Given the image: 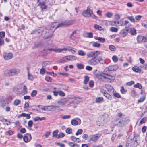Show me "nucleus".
Here are the masks:
<instances>
[{
	"mask_svg": "<svg viewBox=\"0 0 147 147\" xmlns=\"http://www.w3.org/2000/svg\"><path fill=\"white\" fill-rule=\"evenodd\" d=\"M57 26V23H54L51 25L49 30L45 29L42 30L41 34L44 38L47 39L51 37L54 31L57 29L56 28Z\"/></svg>",
	"mask_w": 147,
	"mask_h": 147,
	"instance_id": "f257e3e1",
	"label": "nucleus"
},
{
	"mask_svg": "<svg viewBox=\"0 0 147 147\" xmlns=\"http://www.w3.org/2000/svg\"><path fill=\"white\" fill-rule=\"evenodd\" d=\"M88 63L92 65H95L99 63L104 64L105 62L102 57L100 56L97 58L96 57L93 58L89 60L88 62Z\"/></svg>",
	"mask_w": 147,
	"mask_h": 147,
	"instance_id": "f03ea898",
	"label": "nucleus"
},
{
	"mask_svg": "<svg viewBox=\"0 0 147 147\" xmlns=\"http://www.w3.org/2000/svg\"><path fill=\"white\" fill-rule=\"evenodd\" d=\"M20 72V70L18 69L13 68L6 71L4 72V75L6 76H12L16 75Z\"/></svg>",
	"mask_w": 147,
	"mask_h": 147,
	"instance_id": "7ed1b4c3",
	"label": "nucleus"
},
{
	"mask_svg": "<svg viewBox=\"0 0 147 147\" xmlns=\"http://www.w3.org/2000/svg\"><path fill=\"white\" fill-rule=\"evenodd\" d=\"M17 91L20 94L24 95L28 93L27 88L25 85L19 84L17 86Z\"/></svg>",
	"mask_w": 147,
	"mask_h": 147,
	"instance_id": "20e7f679",
	"label": "nucleus"
},
{
	"mask_svg": "<svg viewBox=\"0 0 147 147\" xmlns=\"http://www.w3.org/2000/svg\"><path fill=\"white\" fill-rule=\"evenodd\" d=\"M82 15L85 17H92L93 18H94L96 16L95 15H93L92 10L90 9V7H88L87 9L84 11L82 13Z\"/></svg>",
	"mask_w": 147,
	"mask_h": 147,
	"instance_id": "39448f33",
	"label": "nucleus"
},
{
	"mask_svg": "<svg viewBox=\"0 0 147 147\" xmlns=\"http://www.w3.org/2000/svg\"><path fill=\"white\" fill-rule=\"evenodd\" d=\"M68 101L70 102V104H78L82 101V98L79 97H74L71 98H68Z\"/></svg>",
	"mask_w": 147,
	"mask_h": 147,
	"instance_id": "423d86ee",
	"label": "nucleus"
},
{
	"mask_svg": "<svg viewBox=\"0 0 147 147\" xmlns=\"http://www.w3.org/2000/svg\"><path fill=\"white\" fill-rule=\"evenodd\" d=\"M101 136V134H99L90 135L89 136V139L88 141L89 142L92 141L94 142H96Z\"/></svg>",
	"mask_w": 147,
	"mask_h": 147,
	"instance_id": "0eeeda50",
	"label": "nucleus"
},
{
	"mask_svg": "<svg viewBox=\"0 0 147 147\" xmlns=\"http://www.w3.org/2000/svg\"><path fill=\"white\" fill-rule=\"evenodd\" d=\"M74 24V22L72 20H69L65 22L64 23H61L58 24H57V26L56 28L58 27L66 26H69Z\"/></svg>",
	"mask_w": 147,
	"mask_h": 147,
	"instance_id": "6e6552de",
	"label": "nucleus"
},
{
	"mask_svg": "<svg viewBox=\"0 0 147 147\" xmlns=\"http://www.w3.org/2000/svg\"><path fill=\"white\" fill-rule=\"evenodd\" d=\"M100 53V52L98 51H91L88 53L87 54V56L88 58L96 57Z\"/></svg>",
	"mask_w": 147,
	"mask_h": 147,
	"instance_id": "1a4fd4ad",
	"label": "nucleus"
},
{
	"mask_svg": "<svg viewBox=\"0 0 147 147\" xmlns=\"http://www.w3.org/2000/svg\"><path fill=\"white\" fill-rule=\"evenodd\" d=\"M3 57L5 60H8L12 58L13 55L11 53H5L3 54Z\"/></svg>",
	"mask_w": 147,
	"mask_h": 147,
	"instance_id": "9d476101",
	"label": "nucleus"
},
{
	"mask_svg": "<svg viewBox=\"0 0 147 147\" xmlns=\"http://www.w3.org/2000/svg\"><path fill=\"white\" fill-rule=\"evenodd\" d=\"M32 139L31 135L29 133H27L25 134L23 137V140L25 142H28L30 141Z\"/></svg>",
	"mask_w": 147,
	"mask_h": 147,
	"instance_id": "9b49d317",
	"label": "nucleus"
},
{
	"mask_svg": "<svg viewBox=\"0 0 147 147\" xmlns=\"http://www.w3.org/2000/svg\"><path fill=\"white\" fill-rule=\"evenodd\" d=\"M128 30L126 29H123L121 30L120 33V35L123 37L126 36L128 33Z\"/></svg>",
	"mask_w": 147,
	"mask_h": 147,
	"instance_id": "f8f14e48",
	"label": "nucleus"
},
{
	"mask_svg": "<svg viewBox=\"0 0 147 147\" xmlns=\"http://www.w3.org/2000/svg\"><path fill=\"white\" fill-rule=\"evenodd\" d=\"M102 77L105 79L106 81L109 82H112L115 79L114 77L113 76H109V77H108L105 76H102Z\"/></svg>",
	"mask_w": 147,
	"mask_h": 147,
	"instance_id": "ddd939ff",
	"label": "nucleus"
},
{
	"mask_svg": "<svg viewBox=\"0 0 147 147\" xmlns=\"http://www.w3.org/2000/svg\"><path fill=\"white\" fill-rule=\"evenodd\" d=\"M58 103L59 104V106H61L65 105L67 103H70L68 101V98L67 99L63 101H59L58 102Z\"/></svg>",
	"mask_w": 147,
	"mask_h": 147,
	"instance_id": "4468645a",
	"label": "nucleus"
},
{
	"mask_svg": "<svg viewBox=\"0 0 147 147\" xmlns=\"http://www.w3.org/2000/svg\"><path fill=\"white\" fill-rule=\"evenodd\" d=\"M105 86L109 92H113L114 90L113 88L110 85L106 84L105 85Z\"/></svg>",
	"mask_w": 147,
	"mask_h": 147,
	"instance_id": "2eb2a0df",
	"label": "nucleus"
},
{
	"mask_svg": "<svg viewBox=\"0 0 147 147\" xmlns=\"http://www.w3.org/2000/svg\"><path fill=\"white\" fill-rule=\"evenodd\" d=\"M104 119L103 118H101L100 117L98 118V121H97V123L98 125L99 126L103 125L104 124Z\"/></svg>",
	"mask_w": 147,
	"mask_h": 147,
	"instance_id": "dca6fc26",
	"label": "nucleus"
},
{
	"mask_svg": "<svg viewBox=\"0 0 147 147\" xmlns=\"http://www.w3.org/2000/svg\"><path fill=\"white\" fill-rule=\"evenodd\" d=\"M110 71H114L117 70L119 67L118 65H115L109 66Z\"/></svg>",
	"mask_w": 147,
	"mask_h": 147,
	"instance_id": "f3484780",
	"label": "nucleus"
},
{
	"mask_svg": "<svg viewBox=\"0 0 147 147\" xmlns=\"http://www.w3.org/2000/svg\"><path fill=\"white\" fill-rule=\"evenodd\" d=\"M125 119H122V120L119 121L117 125L118 126L120 127H124L125 125Z\"/></svg>",
	"mask_w": 147,
	"mask_h": 147,
	"instance_id": "a211bd4d",
	"label": "nucleus"
},
{
	"mask_svg": "<svg viewBox=\"0 0 147 147\" xmlns=\"http://www.w3.org/2000/svg\"><path fill=\"white\" fill-rule=\"evenodd\" d=\"M132 143V140L131 139H128L126 144V147H130V146H133Z\"/></svg>",
	"mask_w": 147,
	"mask_h": 147,
	"instance_id": "6ab92c4d",
	"label": "nucleus"
},
{
	"mask_svg": "<svg viewBox=\"0 0 147 147\" xmlns=\"http://www.w3.org/2000/svg\"><path fill=\"white\" fill-rule=\"evenodd\" d=\"M67 60L73 61L76 60L77 59L76 57L73 55H68L66 56Z\"/></svg>",
	"mask_w": 147,
	"mask_h": 147,
	"instance_id": "aec40b11",
	"label": "nucleus"
},
{
	"mask_svg": "<svg viewBox=\"0 0 147 147\" xmlns=\"http://www.w3.org/2000/svg\"><path fill=\"white\" fill-rule=\"evenodd\" d=\"M67 60V58L66 56H65L58 60V62L59 63H62L65 62Z\"/></svg>",
	"mask_w": 147,
	"mask_h": 147,
	"instance_id": "412c9836",
	"label": "nucleus"
},
{
	"mask_svg": "<svg viewBox=\"0 0 147 147\" xmlns=\"http://www.w3.org/2000/svg\"><path fill=\"white\" fill-rule=\"evenodd\" d=\"M103 101V98L102 97H98L96 98L95 99V102L97 103L102 102Z\"/></svg>",
	"mask_w": 147,
	"mask_h": 147,
	"instance_id": "4be33fe9",
	"label": "nucleus"
},
{
	"mask_svg": "<svg viewBox=\"0 0 147 147\" xmlns=\"http://www.w3.org/2000/svg\"><path fill=\"white\" fill-rule=\"evenodd\" d=\"M132 70L136 72H141V69L138 66H134L132 68Z\"/></svg>",
	"mask_w": 147,
	"mask_h": 147,
	"instance_id": "5701e85b",
	"label": "nucleus"
},
{
	"mask_svg": "<svg viewBox=\"0 0 147 147\" xmlns=\"http://www.w3.org/2000/svg\"><path fill=\"white\" fill-rule=\"evenodd\" d=\"M94 38L96 40H98L102 43H103L105 41V39L103 38L98 37H94Z\"/></svg>",
	"mask_w": 147,
	"mask_h": 147,
	"instance_id": "b1692460",
	"label": "nucleus"
},
{
	"mask_svg": "<svg viewBox=\"0 0 147 147\" xmlns=\"http://www.w3.org/2000/svg\"><path fill=\"white\" fill-rule=\"evenodd\" d=\"M126 18L132 22L135 23L136 22L135 18L132 16L127 17Z\"/></svg>",
	"mask_w": 147,
	"mask_h": 147,
	"instance_id": "393cba45",
	"label": "nucleus"
},
{
	"mask_svg": "<svg viewBox=\"0 0 147 147\" xmlns=\"http://www.w3.org/2000/svg\"><path fill=\"white\" fill-rule=\"evenodd\" d=\"M130 32L131 34L132 35H135L136 34V30L134 28H131L130 29Z\"/></svg>",
	"mask_w": 147,
	"mask_h": 147,
	"instance_id": "a878e982",
	"label": "nucleus"
},
{
	"mask_svg": "<svg viewBox=\"0 0 147 147\" xmlns=\"http://www.w3.org/2000/svg\"><path fill=\"white\" fill-rule=\"evenodd\" d=\"M104 95L107 98V99L110 100H111L112 99V96H111L107 92L104 94Z\"/></svg>",
	"mask_w": 147,
	"mask_h": 147,
	"instance_id": "bb28decb",
	"label": "nucleus"
},
{
	"mask_svg": "<svg viewBox=\"0 0 147 147\" xmlns=\"http://www.w3.org/2000/svg\"><path fill=\"white\" fill-rule=\"evenodd\" d=\"M68 51L71 52L73 54L74 53H75L76 51V49L72 48L71 47L69 46L68 47Z\"/></svg>",
	"mask_w": 147,
	"mask_h": 147,
	"instance_id": "cd10ccee",
	"label": "nucleus"
},
{
	"mask_svg": "<svg viewBox=\"0 0 147 147\" xmlns=\"http://www.w3.org/2000/svg\"><path fill=\"white\" fill-rule=\"evenodd\" d=\"M94 27L95 29L99 30L101 31L103 30L101 26L97 24L94 25Z\"/></svg>",
	"mask_w": 147,
	"mask_h": 147,
	"instance_id": "c85d7f7f",
	"label": "nucleus"
},
{
	"mask_svg": "<svg viewBox=\"0 0 147 147\" xmlns=\"http://www.w3.org/2000/svg\"><path fill=\"white\" fill-rule=\"evenodd\" d=\"M143 40L142 36L138 35L137 37V40L138 43H141L142 42V40Z\"/></svg>",
	"mask_w": 147,
	"mask_h": 147,
	"instance_id": "c756f323",
	"label": "nucleus"
},
{
	"mask_svg": "<svg viewBox=\"0 0 147 147\" xmlns=\"http://www.w3.org/2000/svg\"><path fill=\"white\" fill-rule=\"evenodd\" d=\"M71 123L73 125H76L78 124V122L75 119H73L71 121Z\"/></svg>",
	"mask_w": 147,
	"mask_h": 147,
	"instance_id": "7c9ffc66",
	"label": "nucleus"
},
{
	"mask_svg": "<svg viewBox=\"0 0 147 147\" xmlns=\"http://www.w3.org/2000/svg\"><path fill=\"white\" fill-rule=\"evenodd\" d=\"M68 144L70 147H79L78 144H75L72 142H69Z\"/></svg>",
	"mask_w": 147,
	"mask_h": 147,
	"instance_id": "2f4dec72",
	"label": "nucleus"
},
{
	"mask_svg": "<svg viewBox=\"0 0 147 147\" xmlns=\"http://www.w3.org/2000/svg\"><path fill=\"white\" fill-rule=\"evenodd\" d=\"M21 100L19 99H16L13 102V104L15 106H17L20 104Z\"/></svg>",
	"mask_w": 147,
	"mask_h": 147,
	"instance_id": "473e14b6",
	"label": "nucleus"
},
{
	"mask_svg": "<svg viewBox=\"0 0 147 147\" xmlns=\"http://www.w3.org/2000/svg\"><path fill=\"white\" fill-rule=\"evenodd\" d=\"M93 47H99L100 46V44L97 42H93L92 45Z\"/></svg>",
	"mask_w": 147,
	"mask_h": 147,
	"instance_id": "72a5a7b5",
	"label": "nucleus"
},
{
	"mask_svg": "<svg viewBox=\"0 0 147 147\" xmlns=\"http://www.w3.org/2000/svg\"><path fill=\"white\" fill-rule=\"evenodd\" d=\"M78 54L80 56H84L85 55V53L82 50H79L78 51Z\"/></svg>",
	"mask_w": 147,
	"mask_h": 147,
	"instance_id": "f704fd0d",
	"label": "nucleus"
},
{
	"mask_svg": "<svg viewBox=\"0 0 147 147\" xmlns=\"http://www.w3.org/2000/svg\"><path fill=\"white\" fill-rule=\"evenodd\" d=\"M71 117V116L70 115H65L61 116V118L63 119H69Z\"/></svg>",
	"mask_w": 147,
	"mask_h": 147,
	"instance_id": "c9c22d12",
	"label": "nucleus"
},
{
	"mask_svg": "<svg viewBox=\"0 0 147 147\" xmlns=\"http://www.w3.org/2000/svg\"><path fill=\"white\" fill-rule=\"evenodd\" d=\"M50 63L51 62L49 61H44L42 63V65L44 67L50 65Z\"/></svg>",
	"mask_w": 147,
	"mask_h": 147,
	"instance_id": "e433bc0d",
	"label": "nucleus"
},
{
	"mask_svg": "<svg viewBox=\"0 0 147 147\" xmlns=\"http://www.w3.org/2000/svg\"><path fill=\"white\" fill-rule=\"evenodd\" d=\"M134 87L135 88H138L140 89H141L142 86L141 84L139 83H137L136 84H135L134 85Z\"/></svg>",
	"mask_w": 147,
	"mask_h": 147,
	"instance_id": "4c0bfd02",
	"label": "nucleus"
},
{
	"mask_svg": "<svg viewBox=\"0 0 147 147\" xmlns=\"http://www.w3.org/2000/svg\"><path fill=\"white\" fill-rule=\"evenodd\" d=\"M76 66L78 69H81L84 68V65L81 64H77Z\"/></svg>",
	"mask_w": 147,
	"mask_h": 147,
	"instance_id": "58836bf2",
	"label": "nucleus"
},
{
	"mask_svg": "<svg viewBox=\"0 0 147 147\" xmlns=\"http://www.w3.org/2000/svg\"><path fill=\"white\" fill-rule=\"evenodd\" d=\"M89 77L87 76H85L84 77V83L85 84H86L89 81Z\"/></svg>",
	"mask_w": 147,
	"mask_h": 147,
	"instance_id": "ea45409f",
	"label": "nucleus"
},
{
	"mask_svg": "<svg viewBox=\"0 0 147 147\" xmlns=\"http://www.w3.org/2000/svg\"><path fill=\"white\" fill-rule=\"evenodd\" d=\"M22 115L23 117H26V118L27 119H29L31 117L30 115L29 114H26L25 113H23V114H22Z\"/></svg>",
	"mask_w": 147,
	"mask_h": 147,
	"instance_id": "a19ab883",
	"label": "nucleus"
},
{
	"mask_svg": "<svg viewBox=\"0 0 147 147\" xmlns=\"http://www.w3.org/2000/svg\"><path fill=\"white\" fill-rule=\"evenodd\" d=\"M48 50L49 51H53L57 53H59V51L60 50V49H59V48H49L48 49Z\"/></svg>",
	"mask_w": 147,
	"mask_h": 147,
	"instance_id": "79ce46f5",
	"label": "nucleus"
},
{
	"mask_svg": "<svg viewBox=\"0 0 147 147\" xmlns=\"http://www.w3.org/2000/svg\"><path fill=\"white\" fill-rule=\"evenodd\" d=\"M58 132V130H56L54 131L53 132V137H55L57 138L58 135H57V133Z\"/></svg>",
	"mask_w": 147,
	"mask_h": 147,
	"instance_id": "37998d69",
	"label": "nucleus"
},
{
	"mask_svg": "<svg viewBox=\"0 0 147 147\" xmlns=\"http://www.w3.org/2000/svg\"><path fill=\"white\" fill-rule=\"evenodd\" d=\"M110 30L111 32H116L118 31V29L117 28L112 27L110 28Z\"/></svg>",
	"mask_w": 147,
	"mask_h": 147,
	"instance_id": "c03bdc74",
	"label": "nucleus"
},
{
	"mask_svg": "<svg viewBox=\"0 0 147 147\" xmlns=\"http://www.w3.org/2000/svg\"><path fill=\"white\" fill-rule=\"evenodd\" d=\"M65 131L67 133L71 134L72 132V129L71 128L69 127L66 129Z\"/></svg>",
	"mask_w": 147,
	"mask_h": 147,
	"instance_id": "a18cd8bd",
	"label": "nucleus"
},
{
	"mask_svg": "<svg viewBox=\"0 0 147 147\" xmlns=\"http://www.w3.org/2000/svg\"><path fill=\"white\" fill-rule=\"evenodd\" d=\"M112 59L113 61L115 62H116L118 61V58L115 55L113 56Z\"/></svg>",
	"mask_w": 147,
	"mask_h": 147,
	"instance_id": "49530a36",
	"label": "nucleus"
},
{
	"mask_svg": "<svg viewBox=\"0 0 147 147\" xmlns=\"http://www.w3.org/2000/svg\"><path fill=\"white\" fill-rule=\"evenodd\" d=\"M37 93V91L36 90H33L32 92L31 95L32 97L35 96Z\"/></svg>",
	"mask_w": 147,
	"mask_h": 147,
	"instance_id": "de8ad7c7",
	"label": "nucleus"
},
{
	"mask_svg": "<svg viewBox=\"0 0 147 147\" xmlns=\"http://www.w3.org/2000/svg\"><path fill=\"white\" fill-rule=\"evenodd\" d=\"M121 92L123 94H125L127 92V90L124 89L123 87L122 86L121 88Z\"/></svg>",
	"mask_w": 147,
	"mask_h": 147,
	"instance_id": "09e8293b",
	"label": "nucleus"
},
{
	"mask_svg": "<svg viewBox=\"0 0 147 147\" xmlns=\"http://www.w3.org/2000/svg\"><path fill=\"white\" fill-rule=\"evenodd\" d=\"M76 34V31H74L71 34L70 36V38L72 40H74V37L75 36H74V35Z\"/></svg>",
	"mask_w": 147,
	"mask_h": 147,
	"instance_id": "8fccbe9b",
	"label": "nucleus"
},
{
	"mask_svg": "<svg viewBox=\"0 0 147 147\" xmlns=\"http://www.w3.org/2000/svg\"><path fill=\"white\" fill-rule=\"evenodd\" d=\"M142 16L140 15H138L136 16L135 17V20H136L139 21L140 20Z\"/></svg>",
	"mask_w": 147,
	"mask_h": 147,
	"instance_id": "3c124183",
	"label": "nucleus"
},
{
	"mask_svg": "<svg viewBox=\"0 0 147 147\" xmlns=\"http://www.w3.org/2000/svg\"><path fill=\"white\" fill-rule=\"evenodd\" d=\"M146 120L147 118L146 117L143 118L140 121V123L141 124H142L145 123Z\"/></svg>",
	"mask_w": 147,
	"mask_h": 147,
	"instance_id": "603ef678",
	"label": "nucleus"
},
{
	"mask_svg": "<svg viewBox=\"0 0 147 147\" xmlns=\"http://www.w3.org/2000/svg\"><path fill=\"white\" fill-rule=\"evenodd\" d=\"M113 96L115 97L118 98H121V96L120 95V94L117 93H114L113 94Z\"/></svg>",
	"mask_w": 147,
	"mask_h": 147,
	"instance_id": "864d4df0",
	"label": "nucleus"
},
{
	"mask_svg": "<svg viewBox=\"0 0 147 147\" xmlns=\"http://www.w3.org/2000/svg\"><path fill=\"white\" fill-rule=\"evenodd\" d=\"M87 37L89 38H92L93 37V34L92 32L86 33Z\"/></svg>",
	"mask_w": 147,
	"mask_h": 147,
	"instance_id": "5fc2aeb1",
	"label": "nucleus"
},
{
	"mask_svg": "<svg viewBox=\"0 0 147 147\" xmlns=\"http://www.w3.org/2000/svg\"><path fill=\"white\" fill-rule=\"evenodd\" d=\"M83 132V130L81 129H78L77 132L76 133V135H78L79 134H82Z\"/></svg>",
	"mask_w": 147,
	"mask_h": 147,
	"instance_id": "6e6d98bb",
	"label": "nucleus"
},
{
	"mask_svg": "<svg viewBox=\"0 0 147 147\" xmlns=\"http://www.w3.org/2000/svg\"><path fill=\"white\" fill-rule=\"evenodd\" d=\"M65 136V134L63 133H60L58 135L57 138H61Z\"/></svg>",
	"mask_w": 147,
	"mask_h": 147,
	"instance_id": "4d7b16f0",
	"label": "nucleus"
},
{
	"mask_svg": "<svg viewBox=\"0 0 147 147\" xmlns=\"http://www.w3.org/2000/svg\"><path fill=\"white\" fill-rule=\"evenodd\" d=\"M59 95L63 97L65 96V93L61 91H59Z\"/></svg>",
	"mask_w": 147,
	"mask_h": 147,
	"instance_id": "13d9d810",
	"label": "nucleus"
},
{
	"mask_svg": "<svg viewBox=\"0 0 147 147\" xmlns=\"http://www.w3.org/2000/svg\"><path fill=\"white\" fill-rule=\"evenodd\" d=\"M49 107H50V109L51 110H53L55 109H57V108H59V107L58 106H55L54 105H51V106H49Z\"/></svg>",
	"mask_w": 147,
	"mask_h": 147,
	"instance_id": "bf43d9fd",
	"label": "nucleus"
},
{
	"mask_svg": "<svg viewBox=\"0 0 147 147\" xmlns=\"http://www.w3.org/2000/svg\"><path fill=\"white\" fill-rule=\"evenodd\" d=\"M109 48L110 50H111L112 51H115V47L112 45H111L109 46Z\"/></svg>",
	"mask_w": 147,
	"mask_h": 147,
	"instance_id": "052dcab7",
	"label": "nucleus"
},
{
	"mask_svg": "<svg viewBox=\"0 0 147 147\" xmlns=\"http://www.w3.org/2000/svg\"><path fill=\"white\" fill-rule=\"evenodd\" d=\"M134 81H131L127 82L126 84V85L128 86H130L134 84Z\"/></svg>",
	"mask_w": 147,
	"mask_h": 147,
	"instance_id": "680f3d73",
	"label": "nucleus"
},
{
	"mask_svg": "<svg viewBox=\"0 0 147 147\" xmlns=\"http://www.w3.org/2000/svg\"><path fill=\"white\" fill-rule=\"evenodd\" d=\"M40 6L41 8L42 9H45L46 7V6L43 3H40Z\"/></svg>",
	"mask_w": 147,
	"mask_h": 147,
	"instance_id": "e2e57ef3",
	"label": "nucleus"
},
{
	"mask_svg": "<svg viewBox=\"0 0 147 147\" xmlns=\"http://www.w3.org/2000/svg\"><path fill=\"white\" fill-rule=\"evenodd\" d=\"M113 15L112 13L110 12H107L106 14V16L108 18H111Z\"/></svg>",
	"mask_w": 147,
	"mask_h": 147,
	"instance_id": "0e129e2a",
	"label": "nucleus"
},
{
	"mask_svg": "<svg viewBox=\"0 0 147 147\" xmlns=\"http://www.w3.org/2000/svg\"><path fill=\"white\" fill-rule=\"evenodd\" d=\"M5 36V32H0V36L1 38H4Z\"/></svg>",
	"mask_w": 147,
	"mask_h": 147,
	"instance_id": "69168bd1",
	"label": "nucleus"
},
{
	"mask_svg": "<svg viewBox=\"0 0 147 147\" xmlns=\"http://www.w3.org/2000/svg\"><path fill=\"white\" fill-rule=\"evenodd\" d=\"M88 135L87 134H84L82 135V138L83 139H85V140H87V138L88 137Z\"/></svg>",
	"mask_w": 147,
	"mask_h": 147,
	"instance_id": "338daca9",
	"label": "nucleus"
},
{
	"mask_svg": "<svg viewBox=\"0 0 147 147\" xmlns=\"http://www.w3.org/2000/svg\"><path fill=\"white\" fill-rule=\"evenodd\" d=\"M33 122L32 120H30L28 123V125L29 127H31L33 125Z\"/></svg>",
	"mask_w": 147,
	"mask_h": 147,
	"instance_id": "774afa93",
	"label": "nucleus"
}]
</instances>
